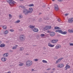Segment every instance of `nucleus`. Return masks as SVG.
I'll list each match as a JSON object with an SVG mask.
<instances>
[{"mask_svg": "<svg viewBox=\"0 0 73 73\" xmlns=\"http://www.w3.org/2000/svg\"><path fill=\"white\" fill-rule=\"evenodd\" d=\"M33 63L32 61L31 60H28L26 62V64L27 66H31L32 65Z\"/></svg>", "mask_w": 73, "mask_h": 73, "instance_id": "nucleus-1", "label": "nucleus"}, {"mask_svg": "<svg viewBox=\"0 0 73 73\" xmlns=\"http://www.w3.org/2000/svg\"><path fill=\"white\" fill-rule=\"evenodd\" d=\"M7 1L9 3V5L11 6L14 5L15 4V2L12 0H7Z\"/></svg>", "mask_w": 73, "mask_h": 73, "instance_id": "nucleus-2", "label": "nucleus"}, {"mask_svg": "<svg viewBox=\"0 0 73 73\" xmlns=\"http://www.w3.org/2000/svg\"><path fill=\"white\" fill-rule=\"evenodd\" d=\"M19 39L21 41H24L25 39V36L23 35H21L19 36Z\"/></svg>", "mask_w": 73, "mask_h": 73, "instance_id": "nucleus-3", "label": "nucleus"}, {"mask_svg": "<svg viewBox=\"0 0 73 73\" xmlns=\"http://www.w3.org/2000/svg\"><path fill=\"white\" fill-rule=\"evenodd\" d=\"M55 32H59V33H62V34H63V35H66L67 33L66 31L63 32L61 30H59V29L56 30L55 31Z\"/></svg>", "mask_w": 73, "mask_h": 73, "instance_id": "nucleus-4", "label": "nucleus"}, {"mask_svg": "<svg viewBox=\"0 0 73 73\" xmlns=\"http://www.w3.org/2000/svg\"><path fill=\"white\" fill-rule=\"evenodd\" d=\"M23 13L25 14V15H28L29 14L28 10L27 9H24L23 10Z\"/></svg>", "mask_w": 73, "mask_h": 73, "instance_id": "nucleus-5", "label": "nucleus"}, {"mask_svg": "<svg viewBox=\"0 0 73 73\" xmlns=\"http://www.w3.org/2000/svg\"><path fill=\"white\" fill-rule=\"evenodd\" d=\"M52 29V27L50 26H46L44 28V29L45 31L46 30H48L49 29Z\"/></svg>", "mask_w": 73, "mask_h": 73, "instance_id": "nucleus-6", "label": "nucleus"}, {"mask_svg": "<svg viewBox=\"0 0 73 73\" xmlns=\"http://www.w3.org/2000/svg\"><path fill=\"white\" fill-rule=\"evenodd\" d=\"M58 41V40L57 39H54L51 41V42L53 44H56V43Z\"/></svg>", "mask_w": 73, "mask_h": 73, "instance_id": "nucleus-7", "label": "nucleus"}, {"mask_svg": "<svg viewBox=\"0 0 73 73\" xmlns=\"http://www.w3.org/2000/svg\"><path fill=\"white\" fill-rule=\"evenodd\" d=\"M54 9L56 11H58L59 10V8H58V5L57 4H55L54 6Z\"/></svg>", "mask_w": 73, "mask_h": 73, "instance_id": "nucleus-8", "label": "nucleus"}, {"mask_svg": "<svg viewBox=\"0 0 73 73\" xmlns=\"http://www.w3.org/2000/svg\"><path fill=\"white\" fill-rule=\"evenodd\" d=\"M73 21V18H70L68 21V22L69 23H72Z\"/></svg>", "mask_w": 73, "mask_h": 73, "instance_id": "nucleus-9", "label": "nucleus"}, {"mask_svg": "<svg viewBox=\"0 0 73 73\" xmlns=\"http://www.w3.org/2000/svg\"><path fill=\"white\" fill-rule=\"evenodd\" d=\"M29 13H31L33 12V8L32 7H30L29 9V10L28 11Z\"/></svg>", "mask_w": 73, "mask_h": 73, "instance_id": "nucleus-10", "label": "nucleus"}, {"mask_svg": "<svg viewBox=\"0 0 73 73\" xmlns=\"http://www.w3.org/2000/svg\"><path fill=\"white\" fill-rule=\"evenodd\" d=\"M64 58H61L59 59H58L56 62V64H57L58 63V62H60Z\"/></svg>", "mask_w": 73, "mask_h": 73, "instance_id": "nucleus-11", "label": "nucleus"}, {"mask_svg": "<svg viewBox=\"0 0 73 73\" xmlns=\"http://www.w3.org/2000/svg\"><path fill=\"white\" fill-rule=\"evenodd\" d=\"M50 35L51 37H53L55 35V33L53 32H51L50 33Z\"/></svg>", "mask_w": 73, "mask_h": 73, "instance_id": "nucleus-12", "label": "nucleus"}, {"mask_svg": "<svg viewBox=\"0 0 73 73\" xmlns=\"http://www.w3.org/2000/svg\"><path fill=\"white\" fill-rule=\"evenodd\" d=\"M57 66L58 68H62V67H64V64H58Z\"/></svg>", "mask_w": 73, "mask_h": 73, "instance_id": "nucleus-13", "label": "nucleus"}, {"mask_svg": "<svg viewBox=\"0 0 73 73\" xmlns=\"http://www.w3.org/2000/svg\"><path fill=\"white\" fill-rule=\"evenodd\" d=\"M61 47V46L60 45H57L55 47V48L56 49H58L59 48H60Z\"/></svg>", "mask_w": 73, "mask_h": 73, "instance_id": "nucleus-14", "label": "nucleus"}, {"mask_svg": "<svg viewBox=\"0 0 73 73\" xmlns=\"http://www.w3.org/2000/svg\"><path fill=\"white\" fill-rule=\"evenodd\" d=\"M1 60L3 62H5L7 60V58L5 57H3L2 58Z\"/></svg>", "mask_w": 73, "mask_h": 73, "instance_id": "nucleus-15", "label": "nucleus"}, {"mask_svg": "<svg viewBox=\"0 0 73 73\" xmlns=\"http://www.w3.org/2000/svg\"><path fill=\"white\" fill-rule=\"evenodd\" d=\"M24 48L23 47H21L19 48V50L20 51H23V50H24Z\"/></svg>", "mask_w": 73, "mask_h": 73, "instance_id": "nucleus-16", "label": "nucleus"}, {"mask_svg": "<svg viewBox=\"0 0 73 73\" xmlns=\"http://www.w3.org/2000/svg\"><path fill=\"white\" fill-rule=\"evenodd\" d=\"M19 63H20V64H19V66H22L24 65V63L21 62H19Z\"/></svg>", "mask_w": 73, "mask_h": 73, "instance_id": "nucleus-17", "label": "nucleus"}, {"mask_svg": "<svg viewBox=\"0 0 73 73\" xmlns=\"http://www.w3.org/2000/svg\"><path fill=\"white\" fill-rule=\"evenodd\" d=\"M33 31L35 32H38V29L37 28H35L34 29Z\"/></svg>", "mask_w": 73, "mask_h": 73, "instance_id": "nucleus-18", "label": "nucleus"}, {"mask_svg": "<svg viewBox=\"0 0 73 73\" xmlns=\"http://www.w3.org/2000/svg\"><path fill=\"white\" fill-rule=\"evenodd\" d=\"M29 27L30 28L33 29L35 28V26H33L32 25H30Z\"/></svg>", "mask_w": 73, "mask_h": 73, "instance_id": "nucleus-19", "label": "nucleus"}, {"mask_svg": "<svg viewBox=\"0 0 73 73\" xmlns=\"http://www.w3.org/2000/svg\"><path fill=\"white\" fill-rule=\"evenodd\" d=\"M65 68H66V70H67V69H69V68H70V66H69L68 64H66Z\"/></svg>", "mask_w": 73, "mask_h": 73, "instance_id": "nucleus-20", "label": "nucleus"}, {"mask_svg": "<svg viewBox=\"0 0 73 73\" xmlns=\"http://www.w3.org/2000/svg\"><path fill=\"white\" fill-rule=\"evenodd\" d=\"M3 56L4 57H8V53H6L3 54Z\"/></svg>", "mask_w": 73, "mask_h": 73, "instance_id": "nucleus-21", "label": "nucleus"}, {"mask_svg": "<svg viewBox=\"0 0 73 73\" xmlns=\"http://www.w3.org/2000/svg\"><path fill=\"white\" fill-rule=\"evenodd\" d=\"M4 46H5V44H2L0 45V47H1V48H3Z\"/></svg>", "mask_w": 73, "mask_h": 73, "instance_id": "nucleus-22", "label": "nucleus"}, {"mask_svg": "<svg viewBox=\"0 0 73 73\" xmlns=\"http://www.w3.org/2000/svg\"><path fill=\"white\" fill-rule=\"evenodd\" d=\"M18 46V45H15V46H13V49H16L17 48Z\"/></svg>", "mask_w": 73, "mask_h": 73, "instance_id": "nucleus-23", "label": "nucleus"}, {"mask_svg": "<svg viewBox=\"0 0 73 73\" xmlns=\"http://www.w3.org/2000/svg\"><path fill=\"white\" fill-rule=\"evenodd\" d=\"M3 28L4 29H7V27L6 25H4L3 27Z\"/></svg>", "mask_w": 73, "mask_h": 73, "instance_id": "nucleus-24", "label": "nucleus"}, {"mask_svg": "<svg viewBox=\"0 0 73 73\" xmlns=\"http://www.w3.org/2000/svg\"><path fill=\"white\" fill-rule=\"evenodd\" d=\"M40 36L42 37L45 36V35L43 34H42L40 35Z\"/></svg>", "mask_w": 73, "mask_h": 73, "instance_id": "nucleus-25", "label": "nucleus"}, {"mask_svg": "<svg viewBox=\"0 0 73 73\" xmlns=\"http://www.w3.org/2000/svg\"><path fill=\"white\" fill-rule=\"evenodd\" d=\"M23 17V16L22 15H20L19 16V19H22Z\"/></svg>", "mask_w": 73, "mask_h": 73, "instance_id": "nucleus-26", "label": "nucleus"}, {"mask_svg": "<svg viewBox=\"0 0 73 73\" xmlns=\"http://www.w3.org/2000/svg\"><path fill=\"white\" fill-rule=\"evenodd\" d=\"M42 61V62H43L44 63H47L48 62L46 61L45 60H43Z\"/></svg>", "mask_w": 73, "mask_h": 73, "instance_id": "nucleus-27", "label": "nucleus"}, {"mask_svg": "<svg viewBox=\"0 0 73 73\" xmlns=\"http://www.w3.org/2000/svg\"><path fill=\"white\" fill-rule=\"evenodd\" d=\"M5 34H8V31H6L4 33Z\"/></svg>", "mask_w": 73, "mask_h": 73, "instance_id": "nucleus-28", "label": "nucleus"}, {"mask_svg": "<svg viewBox=\"0 0 73 73\" xmlns=\"http://www.w3.org/2000/svg\"><path fill=\"white\" fill-rule=\"evenodd\" d=\"M29 7H33L34 6V5L33 4H31L29 5Z\"/></svg>", "mask_w": 73, "mask_h": 73, "instance_id": "nucleus-29", "label": "nucleus"}, {"mask_svg": "<svg viewBox=\"0 0 73 73\" xmlns=\"http://www.w3.org/2000/svg\"><path fill=\"white\" fill-rule=\"evenodd\" d=\"M20 22V21L19 20H18L15 22V23H19Z\"/></svg>", "mask_w": 73, "mask_h": 73, "instance_id": "nucleus-30", "label": "nucleus"}, {"mask_svg": "<svg viewBox=\"0 0 73 73\" xmlns=\"http://www.w3.org/2000/svg\"><path fill=\"white\" fill-rule=\"evenodd\" d=\"M68 31H69V32H70V33H71V32H72V33H73V30H68Z\"/></svg>", "mask_w": 73, "mask_h": 73, "instance_id": "nucleus-31", "label": "nucleus"}, {"mask_svg": "<svg viewBox=\"0 0 73 73\" xmlns=\"http://www.w3.org/2000/svg\"><path fill=\"white\" fill-rule=\"evenodd\" d=\"M21 7V8H23V9H25V7H24V6H22Z\"/></svg>", "mask_w": 73, "mask_h": 73, "instance_id": "nucleus-32", "label": "nucleus"}, {"mask_svg": "<svg viewBox=\"0 0 73 73\" xmlns=\"http://www.w3.org/2000/svg\"><path fill=\"white\" fill-rule=\"evenodd\" d=\"M59 28H60L58 27H55L54 28V29H59Z\"/></svg>", "mask_w": 73, "mask_h": 73, "instance_id": "nucleus-33", "label": "nucleus"}, {"mask_svg": "<svg viewBox=\"0 0 73 73\" xmlns=\"http://www.w3.org/2000/svg\"><path fill=\"white\" fill-rule=\"evenodd\" d=\"M34 61H38V59H35L34 60Z\"/></svg>", "mask_w": 73, "mask_h": 73, "instance_id": "nucleus-34", "label": "nucleus"}, {"mask_svg": "<svg viewBox=\"0 0 73 73\" xmlns=\"http://www.w3.org/2000/svg\"><path fill=\"white\" fill-rule=\"evenodd\" d=\"M10 31H11V32H14V30H13V29H11L10 30Z\"/></svg>", "mask_w": 73, "mask_h": 73, "instance_id": "nucleus-35", "label": "nucleus"}, {"mask_svg": "<svg viewBox=\"0 0 73 73\" xmlns=\"http://www.w3.org/2000/svg\"><path fill=\"white\" fill-rule=\"evenodd\" d=\"M48 46H50L51 45V44H50V43H48Z\"/></svg>", "mask_w": 73, "mask_h": 73, "instance_id": "nucleus-36", "label": "nucleus"}, {"mask_svg": "<svg viewBox=\"0 0 73 73\" xmlns=\"http://www.w3.org/2000/svg\"><path fill=\"white\" fill-rule=\"evenodd\" d=\"M9 17H12V15L11 14L9 15Z\"/></svg>", "mask_w": 73, "mask_h": 73, "instance_id": "nucleus-37", "label": "nucleus"}, {"mask_svg": "<svg viewBox=\"0 0 73 73\" xmlns=\"http://www.w3.org/2000/svg\"><path fill=\"white\" fill-rule=\"evenodd\" d=\"M63 0H58V1L59 2H61V1H62Z\"/></svg>", "mask_w": 73, "mask_h": 73, "instance_id": "nucleus-38", "label": "nucleus"}, {"mask_svg": "<svg viewBox=\"0 0 73 73\" xmlns=\"http://www.w3.org/2000/svg\"><path fill=\"white\" fill-rule=\"evenodd\" d=\"M70 45L71 46H73V43H70Z\"/></svg>", "mask_w": 73, "mask_h": 73, "instance_id": "nucleus-39", "label": "nucleus"}, {"mask_svg": "<svg viewBox=\"0 0 73 73\" xmlns=\"http://www.w3.org/2000/svg\"><path fill=\"white\" fill-rule=\"evenodd\" d=\"M54 46V45H53L52 44H51V46H50V47H53Z\"/></svg>", "mask_w": 73, "mask_h": 73, "instance_id": "nucleus-40", "label": "nucleus"}, {"mask_svg": "<svg viewBox=\"0 0 73 73\" xmlns=\"http://www.w3.org/2000/svg\"><path fill=\"white\" fill-rule=\"evenodd\" d=\"M9 52H13V50H10L9 51Z\"/></svg>", "mask_w": 73, "mask_h": 73, "instance_id": "nucleus-41", "label": "nucleus"}, {"mask_svg": "<svg viewBox=\"0 0 73 73\" xmlns=\"http://www.w3.org/2000/svg\"><path fill=\"white\" fill-rule=\"evenodd\" d=\"M31 71H32V72H33V71H34V72H35V71H36V70H34V69H32Z\"/></svg>", "mask_w": 73, "mask_h": 73, "instance_id": "nucleus-42", "label": "nucleus"}, {"mask_svg": "<svg viewBox=\"0 0 73 73\" xmlns=\"http://www.w3.org/2000/svg\"><path fill=\"white\" fill-rule=\"evenodd\" d=\"M44 20H48V18H44Z\"/></svg>", "mask_w": 73, "mask_h": 73, "instance_id": "nucleus-43", "label": "nucleus"}, {"mask_svg": "<svg viewBox=\"0 0 73 73\" xmlns=\"http://www.w3.org/2000/svg\"><path fill=\"white\" fill-rule=\"evenodd\" d=\"M47 32H48V33H51V31H50L48 30L47 31Z\"/></svg>", "mask_w": 73, "mask_h": 73, "instance_id": "nucleus-44", "label": "nucleus"}, {"mask_svg": "<svg viewBox=\"0 0 73 73\" xmlns=\"http://www.w3.org/2000/svg\"><path fill=\"white\" fill-rule=\"evenodd\" d=\"M43 48L44 50H46V48L45 47H43Z\"/></svg>", "mask_w": 73, "mask_h": 73, "instance_id": "nucleus-45", "label": "nucleus"}, {"mask_svg": "<svg viewBox=\"0 0 73 73\" xmlns=\"http://www.w3.org/2000/svg\"><path fill=\"white\" fill-rule=\"evenodd\" d=\"M58 21H59V22H60V19H58Z\"/></svg>", "mask_w": 73, "mask_h": 73, "instance_id": "nucleus-46", "label": "nucleus"}, {"mask_svg": "<svg viewBox=\"0 0 73 73\" xmlns=\"http://www.w3.org/2000/svg\"><path fill=\"white\" fill-rule=\"evenodd\" d=\"M54 58V59H56V58H57V57L56 56H55Z\"/></svg>", "mask_w": 73, "mask_h": 73, "instance_id": "nucleus-47", "label": "nucleus"}, {"mask_svg": "<svg viewBox=\"0 0 73 73\" xmlns=\"http://www.w3.org/2000/svg\"><path fill=\"white\" fill-rule=\"evenodd\" d=\"M47 70H50V68H48L47 69Z\"/></svg>", "mask_w": 73, "mask_h": 73, "instance_id": "nucleus-48", "label": "nucleus"}, {"mask_svg": "<svg viewBox=\"0 0 73 73\" xmlns=\"http://www.w3.org/2000/svg\"><path fill=\"white\" fill-rule=\"evenodd\" d=\"M68 14H65V16H68Z\"/></svg>", "mask_w": 73, "mask_h": 73, "instance_id": "nucleus-49", "label": "nucleus"}, {"mask_svg": "<svg viewBox=\"0 0 73 73\" xmlns=\"http://www.w3.org/2000/svg\"><path fill=\"white\" fill-rule=\"evenodd\" d=\"M7 73H11V71H9L7 72Z\"/></svg>", "mask_w": 73, "mask_h": 73, "instance_id": "nucleus-50", "label": "nucleus"}, {"mask_svg": "<svg viewBox=\"0 0 73 73\" xmlns=\"http://www.w3.org/2000/svg\"><path fill=\"white\" fill-rule=\"evenodd\" d=\"M42 7L44 8V7H45V5H44L42 6Z\"/></svg>", "mask_w": 73, "mask_h": 73, "instance_id": "nucleus-51", "label": "nucleus"}, {"mask_svg": "<svg viewBox=\"0 0 73 73\" xmlns=\"http://www.w3.org/2000/svg\"><path fill=\"white\" fill-rule=\"evenodd\" d=\"M52 70H55V68H53L52 69Z\"/></svg>", "mask_w": 73, "mask_h": 73, "instance_id": "nucleus-52", "label": "nucleus"}, {"mask_svg": "<svg viewBox=\"0 0 73 73\" xmlns=\"http://www.w3.org/2000/svg\"><path fill=\"white\" fill-rule=\"evenodd\" d=\"M2 43V42L1 41H0V44H1Z\"/></svg>", "mask_w": 73, "mask_h": 73, "instance_id": "nucleus-53", "label": "nucleus"}, {"mask_svg": "<svg viewBox=\"0 0 73 73\" xmlns=\"http://www.w3.org/2000/svg\"><path fill=\"white\" fill-rule=\"evenodd\" d=\"M41 13H39V15H41Z\"/></svg>", "mask_w": 73, "mask_h": 73, "instance_id": "nucleus-54", "label": "nucleus"}, {"mask_svg": "<svg viewBox=\"0 0 73 73\" xmlns=\"http://www.w3.org/2000/svg\"><path fill=\"white\" fill-rule=\"evenodd\" d=\"M55 0H52V1H55Z\"/></svg>", "mask_w": 73, "mask_h": 73, "instance_id": "nucleus-55", "label": "nucleus"}, {"mask_svg": "<svg viewBox=\"0 0 73 73\" xmlns=\"http://www.w3.org/2000/svg\"><path fill=\"white\" fill-rule=\"evenodd\" d=\"M50 73H53V72H51Z\"/></svg>", "mask_w": 73, "mask_h": 73, "instance_id": "nucleus-56", "label": "nucleus"}, {"mask_svg": "<svg viewBox=\"0 0 73 73\" xmlns=\"http://www.w3.org/2000/svg\"><path fill=\"white\" fill-rule=\"evenodd\" d=\"M26 55H28V54H26Z\"/></svg>", "mask_w": 73, "mask_h": 73, "instance_id": "nucleus-57", "label": "nucleus"}, {"mask_svg": "<svg viewBox=\"0 0 73 73\" xmlns=\"http://www.w3.org/2000/svg\"><path fill=\"white\" fill-rule=\"evenodd\" d=\"M29 22H30V21H29Z\"/></svg>", "mask_w": 73, "mask_h": 73, "instance_id": "nucleus-58", "label": "nucleus"}, {"mask_svg": "<svg viewBox=\"0 0 73 73\" xmlns=\"http://www.w3.org/2000/svg\"><path fill=\"white\" fill-rule=\"evenodd\" d=\"M36 46V45H35V46Z\"/></svg>", "mask_w": 73, "mask_h": 73, "instance_id": "nucleus-59", "label": "nucleus"}]
</instances>
